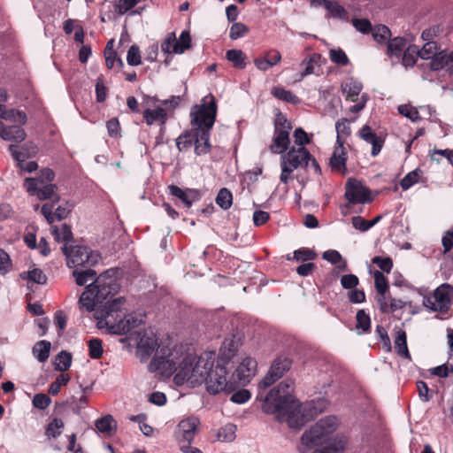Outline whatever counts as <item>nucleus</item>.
Segmentation results:
<instances>
[{"label": "nucleus", "instance_id": "f257e3e1", "mask_svg": "<svg viewBox=\"0 0 453 453\" xmlns=\"http://www.w3.org/2000/svg\"><path fill=\"white\" fill-rule=\"evenodd\" d=\"M215 363V353L205 351L200 356L184 354L181 346H173L165 355V349H160L155 359L150 363V372H159L162 375L170 376L173 372V381L177 386L188 384L190 387L205 383Z\"/></svg>", "mask_w": 453, "mask_h": 453}, {"label": "nucleus", "instance_id": "f03ea898", "mask_svg": "<svg viewBox=\"0 0 453 453\" xmlns=\"http://www.w3.org/2000/svg\"><path fill=\"white\" fill-rule=\"evenodd\" d=\"M73 276L77 285H87L79 299V304L81 310H85L88 312H92L98 303H103L119 289L114 273L111 270L96 277V271L92 269H75L73 272Z\"/></svg>", "mask_w": 453, "mask_h": 453}, {"label": "nucleus", "instance_id": "7ed1b4c3", "mask_svg": "<svg viewBox=\"0 0 453 453\" xmlns=\"http://www.w3.org/2000/svg\"><path fill=\"white\" fill-rule=\"evenodd\" d=\"M217 113V105L213 97L208 103L192 107L191 125L195 136V150L197 155L206 154L210 150V130Z\"/></svg>", "mask_w": 453, "mask_h": 453}, {"label": "nucleus", "instance_id": "20e7f679", "mask_svg": "<svg viewBox=\"0 0 453 453\" xmlns=\"http://www.w3.org/2000/svg\"><path fill=\"white\" fill-rule=\"evenodd\" d=\"M93 311H95L94 317L97 320L98 328H106L111 334H121L124 326L119 324V320L127 311L124 297L108 301L104 306L98 303Z\"/></svg>", "mask_w": 453, "mask_h": 453}, {"label": "nucleus", "instance_id": "39448f33", "mask_svg": "<svg viewBox=\"0 0 453 453\" xmlns=\"http://www.w3.org/2000/svg\"><path fill=\"white\" fill-rule=\"evenodd\" d=\"M338 426L339 421L335 416H326L320 418L303 434L300 444L297 447L298 451L305 453L316 446L327 442L329 436L336 431Z\"/></svg>", "mask_w": 453, "mask_h": 453}, {"label": "nucleus", "instance_id": "423d86ee", "mask_svg": "<svg viewBox=\"0 0 453 453\" xmlns=\"http://www.w3.org/2000/svg\"><path fill=\"white\" fill-rule=\"evenodd\" d=\"M338 426L339 421L335 416H326L320 418L303 434L300 444L297 447L298 451L305 453L316 446L327 442L329 436L336 431Z\"/></svg>", "mask_w": 453, "mask_h": 453}, {"label": "nucleus", "instance_id": "0eeeda50", "mask_svg": "<svg viewBox=\"0 0 453 453\" xmlns=\"http://www.w3.org/2000/svg\"><path fill=\"white\" fill-rule=\"evenodd\" d=\"M310 160H312V165L316 169H319L315 159L304 147H293L284 153L280 158V181L287 184L292 179L293 172L299 167L306 166Z\"/></svg>", "mask_w": 453, "mask_h": 453}, {"label": "nucleus", "instance_id": "6e6552de", "mask_svg": "<svg viewBox=\"0 0 453 453\" xmlns=\"http://www.w3.org/2000/svg\"><path fill=\"white\" fill-rule=\"evenodd\" d=\"M206 391L210 395L225 394L228 395L234 392L238 384L235 383V377H232L226 365H216L206 380Z\"/></svg>", "mask_w": 453, "mask_h": 453}, {"label": "nucleus", "instance_id": "1a4fd4ad", "mask_svg": "<svg viewBox=\"0 0 453 453\" xmlns=\"http://www.w3.org/2000/svg\"><path fill=\"white\" fill-rule=\"evenodd\" d=\"M418 52L420 58L430 60L429 68L432 71L453 69V50L448 52L441 50L436 42H426Z\"/></svg>", "mask_w": 453, "mask_h": 453}, {"label": "nucleus", "instance_id": "9d476101", "mask_svg": "<svg viewBox=\"0 0 453 453\" xmlns=\"http://www.w3.org/2000/svg\"><path fill=\"white\" fill-rule=\"evenodd\" d=\"M62 250L66 257L67 266L70 268L90 267L97 264L100 259L97 252L85 246L68 248L65 244Z\"/></svg>", "mask_w": 453, "mask_h": 453}, {"label": "nucleus", "instance_id": "9b49d317", "mask_svg": "<svg viewBox=\"0 0 453 453\" xmlns=\"http://www.w3.org/2000/svg\"><path fill=\"white\" fill-rule=\"evenodd\" d=\"M423 305L432 311L447 312L453 305V287L448 283L440 285L432 296H424Z\"/></svg>", "mask_w": 453, "mask_h": 453}, {"label": "nucleus", "instance_id": "f8f14e48", "mask_svg": "<svg viewBox=\"0 0 453 453\" xmlns=\"http://www.w3.org/2000/svg\"><path fill=\"white\" fill-rule=\"evenodd\" d=\"M294 388V380H285L269 392L265 402L273 406L274 411L287 410L286 408L289 404L293 403L294 401H297L292 395Z\"/></svg>", "mask_w": 453, "mask_h": 453}, {"label": "nucleus", "instance_id": "ddd939ff", "mask_svg": "<svg viewBox=\"0 0 453 453\" xmlns=\"http://www.w3.org/2000/svg\"><path fill=\"white\" fill-rule=\"evenodd\" d=\"M136 341V357L140 359L141 362H145L149 359L152 353H154L156 349L155 356L151 362L155 359L157 351L160 349H165V355L167 356L169 350H173V348H169L168 346L159 345L157 344V341L156 336L152 332L138 333L135 338Z\"/></svg>", "mask_w": 453, "mask_h": 453}, {"label": "nucleus", "instance_id": "4468645a", "mask_svg": "<svg viewBox=\"0 0 453 453\" xmlns=\"http://www.w3.org/2000/svg\"><path fill=\"white\" fill-rule=\"evenodd\" d=\"M286 409L279 410L276 412L291 428L300 429L312 418L308 414V411L311 410L310 405H301L298 401H294Z\"/></svg>", "mask_w": 453, "mask_h": 453}, {"label": "nucleus", "instance_id": "2eb2a0df", "mask_svg": "<svg viewBox=\"0 0 453 453\" xmlns=\"http://www.w3.org/2000/svg\"><path fill=\"white\" fill-rule=\"evenodd\" d=\"M291 124L282 116L276 119L274 137L269 150L273 154L287 153V150L290 144L289 131L291 130Z\"/></svg>", "mask_w": 453, "mask_h": 453}, {"label": "nucleus", "instance_id": "dca6fc26", "mask_svg": "<svg viewBox=\"0 0 453 453\" xmlns=\"http://www.w3.org/2000/svg\"><path fill=\"white\" fill-rule=\"evenodd\" d=\"M256 372L257 361L250 357H245L238 363L232 377H235V383L238 384V387L245 386L250 383Z\"/></svg>", "mask_w": 453, "mask_h": 453}, {"label": "nucleus", "instance_id": "f3484780", "mask_svg": "<svg viewBox=\"0 0 453 453\" xmlns=\"http://www.w3.org/2000/svg\"><path fill=\"white\" fill-rule=\"evenodd\" d=\"M291 361L284 357H277L270 367L267 374L260 381L259 385L266 388L280 379L290 368Z\"/></svg>", "mask_w": 453, "mask_h": 453}, {"label": "nucleus", "instance_id": "a211bd4d", "mask_svg": "<svg viewBox=\"0 0 453 453\" xmlns=\"http://www.w3.org/2000/svg\"><path fill=\"white\" fill-rule=\"evenodd\" d=\"M31 147V151L22 156L21 151L18 150V146L12 144L9 146V151L13 158L17 161V165L20 171L27 173H33L38 168V165L35 161L26 162L27 157H34L38 150L35 144H27L24 148Z\"/></svg>", "mask_w": 453, "mask_h": 453}, {"label": "nucleus", "instance_id": "6ab92c4d", "mask_svg": "<svg viewBox=\"0 0 453 453\" xmlns=\"http://www.w3.org/2000/svg\"><path fill=\"white\" fill-rule=\"evenodd\" d=\"M200 421L196 417H188L181 420L175 431V436L179 441L189 443L197 433Z\"/></svg>", "mask_w": 453, "mask_h": 453}, {"label": "nucleus", "instance_id": "aec40b11", "mask_svg": "<svg viewBox=\"0 0 453 453\" xmlns=\"http://www.w3.org/2000/svg\"><path fill=\"white\" fill-rule=\"evenodd\" d=\"M345 196L352 203H365L371 200L369 189L357 181L348 182Z\"/></svg>", "mask_w": 453, "mask_h": 453}, {"label": "nucleus", "instance_id": "412c9836", "mask_svg": "<svg viewBox=\"0 0 453 453\" xmlns=\"http://www.w3.org/2000/svg\"><path fill=\"white\" fill-rule=\"evenodd\" d=\"M20 126L19 124L7 126L0 120V137L8 142H22L26 139L27 134Z\"/></svg>", "mask_w": 453, "mask_h": 453}, {"label": "nucleus", "instance_id": "4be33fe9", "mask_svg": "<svg viewBox=\"0 0 453 453\" xmlns=\"http://www.w3.org/2000/svg\"><path fill=\"white\" fill-rule=\"evenodd\" d=\"M54 179V173L51 169L45 168L42 169L40 173V175L36 178H27L25 180V188L29 194H35V191L38 188H41L50 182H51Z\"/></svg>", "mask_w": 453, "mask_h": 453}, {"label": "nucleus", "instance_id": "5701e85b", "mask_svg": "<svg viewBox=\"0 0 453 453\" xmlns=\"http://www.w3.org/2000/svg\"><path fill=\"white\" fill-rule=\"evenodd\" d=\"M341 88L346 100L356 102L360 99L358 96L362 91L363 86L358 81L349 78L342 83Z\"/></svg>", "mask_w": 453, "mask_h": 453}, {"label": "nucleus", "instance_id": "b1692460", "mask_svg": "<svg viewBox=\"0 0 453 453\" xmlns=\"http://www.w3.org/2000/svg\"><path fill=\"white\" fill-rule=\"evenodd\" d=\"M236 351L237 343L235 341L234 339H226L219 349L217 364L226 366L235 356Z\"/></svg>", "mask_w": 453, "mask_h": 453}, {"label": "nucleus", "instance_id": "393cba45", "mask_svg": "<svg viewBox=\"0 0 453 453\" xmlns=\"http://www.w3.org/2000/svg\"><path fill=\"white\" fill-rule=\"evenodd\" d=\"M346 151L343 145L337 144L330 157V166L335 172L344 173L346 172Z\"/></svg>", "mask_w": 453, "mask_h": 453}, {"label": "nucleus", "instance_id": "a878e982", "mask_svg": "<svg viewBox=\"0 0 453 453\" xmlns=\"http://www.w3.org/2000/svg\"><path fill=\"white\" fill-rule=\"evenodd\" d=\"M359 136L367 143L372 144V156L375 157L380 152L383 142L376 135L375 133L372 132V128L368 125L364 126L360 129Z\"/></svg>", "mask_w": 453, "mask_h": 453}, {"label": "nucleus", "instance_id": "bb28decb", "mask_svg": "<svg viewBox=\"0 0 453 453\" xmlns=\"http://www.w3.org/2000/svg\"><path fill=\"white\" fill-rule=\"evenodd\" d=\"M95 426L99 433L103 434L104 436L111 437L116 433L118 425L114 418L107 414L97 418L95 421Z\"/></svg>", "mask_w": 453, "mask_h": 453}, {"label": "nucleus", "instance_id": "cd10ccee", "mask_svg": "<svg viewBox=\"0 0 453 453\" xmlns=\"http://www.w3.org/2000/svg\"><path fill=\"white\" fill-rule=\"evenodd\" d=\"M0 119L19 125H25L27 121V114L24 111L16 109H7L2 104H0Z\"/></svg>", "mask_w": 453, "mask_h": 453}, {"label": "nucleus", "instance_id": "c85d7f7f", "mask_svg": "<svg viewBox=\"0 0 453 453\" xmlns=\"http://www.w3.org/2000/svg\"><path fill=\"white\" fill-rule=\"evenodd\" d=\"M169 189L171 191V194L180 198L188 208L191 207L193 202L197 200L198 198V193L196 190H183L179 187L173 185L170 186Z\"/></svg>", "mask_w": 453, "mask_h": 453}, {"label": "nucleus", "instance_id": "c756f323", "mask_svg": "<svg viewBox=\"0 0 453 453\" xmlns=\"http://www.w3.org/2000/svg\"><path fill=\"white\" fill-rule=\"evenodd\" d=\"M348 441L343 435H336L323 449H315L312 453H341L345 450Z\"/></svg>", "mask_w": 453, "mask_h": 453}, {"label": "nucleus", "instance_id": "7c9ffc66", "mask_svg": "<svg viewBox=\"0 0 453 453\" xmlns=\"http://www.w3.org/2000/svg\"><path fill=\"white\" fill-rule=\"evenodd\" d=\"M387 43V55L390 58H400L406 47V40L403 37L397 36L393 39H389Z\"/></svg>", "mask_w": 453, "mask_h": 453}, {"label": "nucleus", "instance_id": "2f4dec72", "mask_svg": "<svg viewBox=\"0 0 453 453\" xmlns=\"http://www.w3.org/2000/svg\"><path fill=\"white\" fill-rule=\"evenodd\" d=\"M142 115L149 126L154 124L155 122H159L161 125H165L167 119L166 111L162 107L147 109L143 111Z\"/></svg>", "mask_w": 453, "mask_h": 453}, {"label": "nucleus", "instance_id": "473e14b6", "mask_svg": "<svg viewBox=\"0 0 453 453\" xmlns=\"http://www.w3.org/2000/svg\"><path fill=\"white\" fill-rule=\"evenodd\" d=\"M113 44V39L110 40L106 44L104 49L105 64L109 69H111L115 66L121 68L123 66V61L120 58L118 57L117 52L114 51Z\"/></svg>", "mask_w": 453, "mask_h": 453}, {"label": "nucleus", "instance_id": "72a5a7b5", "mask_svg": "<svg viewBox=\"0 0 453 453\" xmlns=\"http://www.w3.org/2000/svg\"><path fill=\"white\" fill-rule=\"evenodd\" d=\"M320 55L316 53L304 58L301 63V66H303L304 70L300 75V80L307 75L316 73V70L320 67Z\"/></svg>", "mask_w": 453, "mask_h": 453}, {"label": "nucleus", "instance_id": "f704fd0d", "mask_svg": "<svg viewBox=\"0 0 453 453\" xmlns=\"http://www.w3.org/2000/svg\"><path fill=\"white\" fill-rule=\"evenodd\" d=\"M322 3L332 17L344 21L349 20L348 12L340 4L329 0H323Z\"/></svg>", "mask_w": 453, "mask_h": 453}, {"label": "nucleus", "instance_id": "c9c22d12", "mask_svg": "<svg viewBox=\"0 0 453 453\" xmlns=\"http://www.w3.org/2000/svg\"><path fill=\"white\" fill-rule=\"evenodd\" d=\"M51 344L50 342L42 340L36 342L33 349V356L41 363H44L50 357Z\"/></svg>", "mask_w": 453, "mask_h": 453}, {"label": "nucleus", "instance_id": "e433bc0d", "mask_svg": "<svg viewBox=\"0 0 453 453\" xmlns=\"http://www.w3.org/2000/svg\"><path fill=\"white\" fill-rule=\"evenodd\" d=\"M57 187L54 184H51L50 182L38 188L35 191L36 196L40 200H47L50 199L53 203H57L59 201V196L56 192Z\"/></svg>", "mask_w": 453, "mask_h": 453}, {"label": "nucleus", "instance_id": "4c0bfd02", "mask_svg": "<svg viewBox=\"0 0 453 453\" xmlns=\"http://www.w3.org/2000/svg\"><path fill=\"white\" fill-rule=\"evenodd\" d=\"M337 133L336 144H344L345 139L350 134L349 120L342 119L335 124Z\"/></svg>", "mask_w": 453, "mask_h": 453}, {"label": "nucleus", "instance_id": "58836bf2", "mask_svg": "<svg viewBox=\"0 0 453 453\" xmlns=\"http://www.w3.org/2000/svg\"><path fill=\"white\" fill-rule=\"evenodd\" d=\"M419 57L418 49L416 45H411L402 54V62L405 67L413 66Z\"/></svg>", "mask_w": 453, "mask_h": 453}, {"label": "nucleus", "instance_id": "ea45409f", "mask_svg": "<svg viewBox=\"0 0 453 453\" xmlns=\"http://www.w3.org/2000/svg\"><path fill=\"white\" fill-rule=\"evenodd\" d=\"M395 349L401 357L404 358H410V353L407 347L406 334L404 331L397 332V335L395 339Z\"/></svg>", "mask_w": 453, "mask_h": 453}, {"label": "nucleus", "instance_id": "a19ab883", "mask_svg": "<svg viewBox=\"0 0 453 453\" xmlns=\"http://www.w3.org/2000/svg\"><path fill=\"white\" fill-rule=\"evenodd\" d=\"M226 58L232 62L236 68L242 69L245 67V54L240 50H229L226 51Z\"/></svg>", "mask_w": 453, "mask_h": 453}, {"label": "nucleus", "instance_id": "79ce46f5", "mask_svg": "<svg viewBox=\"0 0 453 453\" xmlns=\"http://www.w3.org/2000/svg\"><path fill=\"white\" fill-rule=\"evenodd\" d=\"M51 232L58 242H64L67 243L71 242L73 238L72 231L70 227L65 224L62 225L60 228L52 226Z\"/></svg>", "mask_w": 453, "mask_h": 453}, {"label": "nucleus", "instance_id": "37998d69", "mask_svg": "<svg viewBox=\"0 0 453 453\" xmlns=\"http://www.w3.org/2000/svg\"><path fill=\"white\" fill-rule=\"evenodd\" d=\"M72 363V356L66 351H61L55 358V370L64 372L66 371Z\"/></svg>", "mask_w": 453, "mask_h": 453}, {"label": "nucleus", "instance_id": "c03bdc74", "mask_svg": "<svg viewBox=\"0 0 453 453\" xmlns=\"http://www.w3.org/2000/svg\"><path fill=\"white\" fill-rule=\"evenodd\" d=\"M372 35L373 39L378 42H388L390 39L391 32L389 28L384 25H378L372 28Z\"/></svg>", "mask_w": 453, "mask_h": 453}, {"label": "nucleus", "instance_id": "a18cd8bd", "mask_svg": "<svg viewBox=\"0 0 453 453\" xmlns=\"http://www.w3.org/2000/svg\"><path fill=\"white\" fill-rule=\"evenodd\" d=\"M272 94L273 95V96H275L282 101L288 102V103L296 104L299 101L297 96L295 94H293L289 90L284 89L283 88H280V87L273 88Z\"/></svg>", "mask_w": 453, "mask_h": 453}, {"label": "nucleus", "instance_id": "49530a36", "mask_svg": "<svg viewBox=\"0 0 453 453\" xmlns=\"http://www.w3.org/2000/svg\"><path fill=\"white\" fill-rule=\"evenodd\" d=\"M217 204L223 210H227L233 203L232 193L226 188H221L216 197Z\"/></svg>", "mask_w": 453, "mask_h": 453}, {"label": "nucleus", "instance_id": "de8ad7c7", "mask_svg": "<svg viewBox=\"0 0 453 453\" xmlns=\"http://www.w3.org/2000/svg\"><path fill=\"white\" fill-rule=\"evenodd\" d=\"M142 320L136 318L133 314H125L121 320H119V324L124 326V330L121 332V334L130 332L132 329L139 326Z\"/></svg>", "mask_w": 453, "mask_h": 453}, {"label": "nucleus", "instance_id": "09e8293b", "mask_svg": "<svg viewBox=\"0 0 453 453\" xmlns=\"http://www.w3.org/2000/svg\"><path fill=\"white\" fill-rule=\"evenodd\" d=\"M191 46V37L188 31H183L177 41V44H175V48L173 49V53L181 54L186 50L189 49Z\"/></svg>", "mask_w": 453, "mask_h": 453}, {"label": "nucleus", "instance_id": "8fccbe9b", "mask_svg": "<svg viewBox=\"0 0 453 453\" xmlns=\"http://www.w3.org/2000/svg\"><path fill=\"white\" fill-rule=\"evenodd\" d=\"M236 426L233 424H226L218 432V438L222 441H232L235 438Z\"/></svg>", "mask_w": 453, "mask_h": 453}, {"label": "nucleus", "instance_id": "3c124183", "mask_svg": "<svg viewBox=\"0 0 453 453\" xmlns=\"http://www.w3.org/2000/svg\"><path fill=\"white\" fill-rule=\"evenodd\" d=\"M64 427L62 419L54 418L47 426L45 434L48 438H57L61 434Z\"/></svg>", "mask_w": 453, "mask_h": 453}, {"label": "nucleus", "instance_id": "603ef678", "mask_svg": "<svg viewBox=\"0 0 453 453\" xmlns=\"http://www.w3.org/2000/svg\"><path fill=\"white\" fill-rule=\"evenodd\" d=\"M323 259L328 261L332 265H339L342 264L340 266L342 269H345L346 267V262L343 260L342 255L334 250H329L323 253L322 256Z\"/></svg>", "mask_w": 453, "mask_h": 453}, {"label": "nucleus", "instance_id": "864d4df0", "mask_svg": "<svg viewBox=\"0 0 453 453\" xmlns=\"http://www.w3.org/2000/svg\"><path fill=\"white\" fill-rule=\"evenodd\" d=\"M70 380V376L66 373H61L58 375L54 382L49 387V394L56 395L59 393L62 386H65Z\"/></svg>", "mask_w": 453, "mask_h": 453}, {"label": "nucleus", "instance_id": "5fc2aeb1", "mask_svg": "<svg viewBox=\"0 0 453 453\" xmlns=\"http://www.w3.org/2000/svg\"><path fill=\"white\" fill-rule=\"evenodd\" d=\"M419 173L420 172L418 169H415V170L410 172L408 174H406L404 176V178L401 180V183H400L401 188L404 190H407L408 188L412 187L414 184H416L420 178Z\"/></svg>", "mask_w": 453, "mask_h": 453}, {"label": "nucleus", "instance_id": "6e6d98bb", "mask_svg": "<svg viewBox=\"0 0 453 453\" xmlns=\"http://www.w3.org/2000/svg\"><path fill=\"white\" fill-rule=\"evenodd\" d=\"M357 328L362 329L363 332H367L371 326V319L368 314L364 310H359L356 315Z\"/></svg>", "mask_w": 453, "mask_h": 453}, {"label": "nucleus", "instance_id": "4d7b16f0", "mask_svg": "<svg viewBox=\"0 0 453 453\" xmlns=\"http://www.w3.org/2000/svg\"><path fill=\"white\" fill-rule=\"evenodd\" d=\"M12 270V262L4 250L0 249V275H5Z\"/></svg>", "mask_w": 453, "mask_h": 453}, {"label": "nucleus", "instance_id": "13d9d810", "mask_svg": "<svg viewBox=\"0 0 453 453\" xmlns=\"http://www.w3.org/2000/svg\"><path fill=\"white\" fill-rule=\"evenodd\" d=\"M329 57L331 61L335 64L342 65H347L349 64V58L342 49L331 50L329 51Z\"/></svg>", "mask_w": 453, "mask_h": 453}, {"label": "nucleus", "instance_id": "bf43d9fd", "mask_svg": "<svg viewBox=\"0 0 453 453\" xmlns=\"http://www.w3.org/2000/svg\"><path fill=\"white\" fill-rule=\"evenodd\" d=\"M140 0H119L115 3L114 7L119 14L123 15L132 8H134Z\"/></svg>", "mask_w": 453, "mask_h": 453}, {"label": "nucleus", "instance_id": "052dcab7", "mask_svg": "<svg viewBox=\"0 0 453 453\" xmlns=\"http://www.w3.org/2000/svg\"><path fill=\"white\" fill-rule=\"evenodd\" d=\"M127 62L129 65H139L142 63L139 47L132 45L127 51Z\"/></svg>", "mask_w": 453, "mask_h": 453}, {"label": "nucleus", "instance_id": "680f3d73", "mask_svg": "<svg viewBox=\"0 0 453 453\" xmlns=\"http://www.w3.org/2000/svg\"><path fill=\"white\" fill-rule=\"evenodd\" d=\"M398 111L403 116L410 119L411 121L419 119V114L416 108L409 104H403L398 107Z\"/></svg>", "mask_w": 453, "mask_h": 453}, {"label": "nucleus", "instance_id": "e2e57ef3", "mask_svg": "<svg viewBox=\"0 0 453 453\" xmlns=\"http://www.w3.org/2000/svg\"><path fill=\"white\" fill-rule=\"evenodd\" d=\"M32 403L35 408L44 410L50 406L51 399L47 395L39 393L35 395Z\"/></svg>", "mask_w": 453, "mask_h": 453}, {"label": "nucleus", "instance_id": "0e129e2a", "mask_svg": "<svg viewBox=\"0 0 453 453\" xmlns=\"http://www.w3.org/2000/svg\"><path fill=\"white\" fill-rule=\"evenodd\" d=\"M374 281L375 288L378 293L387 292L388 289V284L387 278L380 271L374 272Z\"/></svg>", "mask_w": 453, "mask_h": 453}, {"label": "nucleus", "instance_id": "69168bd1", "mask_svg": "<svg viewBox=\"0 0 453 453\" xmlns=\"http://www.w3.org/2000/svg\"><path fill=\"white\" fill-rule=\"evenodd\" d=\"M436 156H441V157H445L453 166V150H449V149L436 150V149H434L430 153V157L432 160H434L439 163L441 161V159H440V157H438Z\"/></svg>", "mask_w": 453, "mask_h": 453}, {"label": "nucleus", "instance_id": "338daca9", "mask_svg": "<svg viewBox=\"0 0 453 453\" xmlns=\"http://www.w3.org/2000/svg\"><path fill=\"white\" fill-rule=\"evenodd\" d=\"M27 278L37 284H45L47 281V277L45 273L38 268H34L33 270L28 271Z\"/></svg>", "mask_w": 453, "mask_h": 453}, {"label": "nucleus", "instance_id": "774afa93", "mask_svg": "<svg viewBox=\"0 0 453 453\" xmlns=\"http://www.w3.org/2000/svg\"><path fill=\"white\" fill-rule=\"evenodd\" d=\"M354 27L362 34H368L372 31V24L367 19H352Z\"/></svg>", "mask_w": 453, "mask_h": 453}]
</instances>
